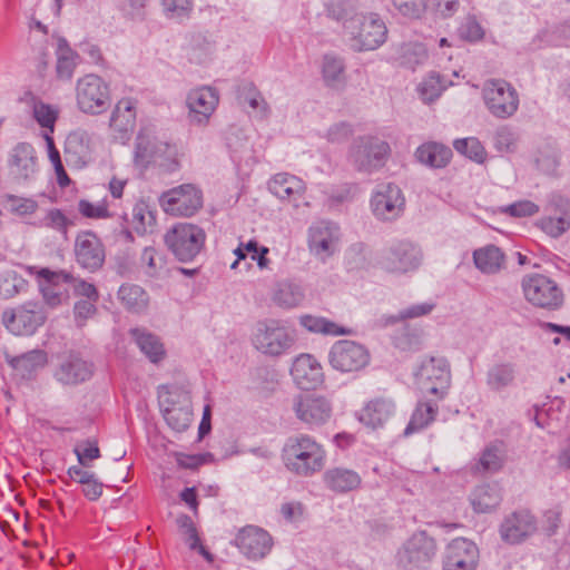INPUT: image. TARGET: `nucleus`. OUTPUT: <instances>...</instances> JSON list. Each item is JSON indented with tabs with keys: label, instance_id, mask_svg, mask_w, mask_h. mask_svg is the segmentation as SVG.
Returning <instances> with one entry per match:
<instances>
[{
	"label": "nucleus",
	"instance_id": "nucleus-1",
	"mask_svg": "<svg viewBox=\"0 0 570 570\" xmlns=\"http://www.w3.org/2000/svg\"><path fill=\"white\" fill-rule=\"evenodd\" d=\"M285 468L298 476H312L325 466L324 446L308 434L289 436L282 450Z\"/></svg>",
	"mask_w": 570,
	"mask_h": 570
},
{
	"label": "nucleus",
	"instance_id": "nucleus-2",
	"mask_svg": "<svg viewBox=\"0 0 570 570\" xmlns=\"http://www.w3.org/2000/svg\"><path fill=\"white\" fill-rule=\"evenodd\" d=\"M352 47L356 51H368L380 48L387 38V27L377 13H360L344 23Z\"/></svg>",
	"mask_w": 570,
	"mask_h": 570
},
{
	"label": "nucleus",
	"instance_id": "nucleus-3",
	"mask_svg": "<svg viewBox=\"0 0 570 570\" xmlns=\"http://www.w3.org/2000/svg\"><path fill=\"white\" fill-rule=\"evenodd\" d=\"M295 332L279 320L258 322L252 335L254 347L267 356H281L294 345Z\"/></svg>",
	"mask_w": 570,
	"mask_h": 570
},
{
	"label": "nucleus",
	"instance_id": "nucleus-4",
	"mask_svg": "<svg viewBox=\"0 0 570 570\" xmlns=\"http://www.w3.org/2000/svg\"><path fill=\"white\" fill-rule=\"evenodd\" d=\"M168 249L180 262H191L204 248L206 233L197 225L179 223L164 236Z\"/></svg>",
	"mask_w": 570,
	"mask_h": 570
},
{
	"label": "nucleus",
	"instance_id": "nucleus-5",
	"mask_svg": "<svg viewBox=\"0 0 570 570\" xmlns=\"http://www.w3.org/2000/svg\"><path fill=\"white\" fill-rule=\"evenodd\" d=\"M482 97L489 112L499 119L512 117L519 108V95L505 80L490 79L484 82Z\"/></svg>",
	"mask_w": 570,
	"mask_h": 570
},
{
	"label": "nucleus",
	"instance_id": "nucleus-6",
	"mask_svg": "<svg viewBox=\"0 0 570 570\" xmlns=\"http://www.w3.org/2000/svg\"><path fill=\"white\" fill-rule=\"evenodd\" d=\"M421 261V249L410 240L400 239L382 250L377 264L385 272L405 274L416 269Z\"/></svg>",
	"mask_w": 570,
	"mask_h": 570
},
{
	"label": "nucleus",
	"instance_id": "nucleus-7",
	"mask_svg": "<svg viewBox=\"0 0 570 570\" xmlns=\"http://www.w3.org/2000/svg\"><path fill=\"white\" fill-rule=\"evenodd\" d=\"M390 155L387 141L375 136H364L354 142L350 157L357 170L371 173L383 167Z\"/></svg>",
	"mask_w": 570,
	"mask_h": 570
},
{
	"label": "nucleus",
	"instance_id": "nucleus-8",
	"mask_svg": "<svg viewBox=\"0 0 570 570\" xmlns=\"http://www.w3.org/2000/svg\"><path fill=\"white\" fill-rule=\"evenodd\" d=\"M370 361L368 350L351 340L335 342L328 353V363L332 368L344 374L357 373L364 370Z\"/></svg>",
	"mask_w": 570,
	"mask_h": 570
},
{
	"label": "nucleus",
	"instance_id": "nucleus-9",
	"mask_svg": "<svg viewBox=\"0 0 570 570\" xmlns=\"http://www.w3.org/2000/svg\"><path fill=\"white\" fill-rule=\"evenodd\" d=\"M76 99L82 112L101 114L110 101L109 87L101 77L94 73L86 75L77 81Z\"/></svg>",
	"mask_w": 570,
	"mask_h": 570
},
{
	"label": "nucleus",
	"instance_id": "nucleus-10",
	"mask_svg": "<svg viewBox=\"0 0 570 570\" xmlns=\"http://www.w3.org/2000/svg\"><path fill=\"white\" fill-rule=\"evenodd\" d=\"M436 544L424 531L415 532L397 553V564L404 570L426 569L435 557Z\"/></svg>",
	"mask_w": 570,
	"mask_h": 570
},
{
	"label": "nucleus",
	"instance_id": "nucleus-11",
	"mask_svg": "<svg viewBox=\"0 0 570 570\" xmlns=\"http://www.w3.org/2000/svg\"><path fill=\"white\" fill-rule=\"evenodd\" d=\"M292 407L296 419L308 429H315L327 423L333 412L331 401L315 393L296 395L293 399Z\"/></svg>",
	"mask_w": 570,
	"mask_h": 570
},
{
	"label": "nucleus",
	"instance_id": "nucleus-12",
	"mask_svg": "<svg viewBox=\"0 0 570 570\" xmlns=\"http://www.w3.org/2000/svg\"><path fill=\"white\" fill-rule=\"evenodd\" d=\"M421 391L425 396L442 400L448 394L451 384V372L444 357H430L422 363L419 373Z\"/></svg>",
	"mask_w": 570,
	"mask_h": 570
},
{
	"label": "nucleus",
	"instance_id": "nucleus-13",
	"mask_svg": "<svg viewBox=\"0 0 570 570\" xmlns=\"http://www.w3.org/2000/svg\"><path fill=\"white\" fill-rule=\"evenodd\" d=\"M159 202L167 214L190 217L203 207V194L196 186L184 184L163 193Z\"/></svg>",
	"mask_w": 570,
	"mask_h": 570
},
{
	"label": "nucleus",
	"instance_id": "nucleus-14",
	"mask_svg": "<svg viewBox=\"0 0 570 570\" xmlns=\"http://www.w3.org/2000/svg\"><path fill=\"white\" fill-rule=\"evenodd\" d=\"M525 298L533 305L554 309L562 304V292L549 277L534 274L522 282Z\"/></svg>",
	"mask_w": 570,
	"mask_h": 570
},
{
	"label": "nucleus",
	"instance_id": "nucleus-15",
	"mask_svg": "<svg viewBox=\"0 0 570 570\" xmlns=\"http://www.w3.org/2000/svg\"><path fill=\"white\" fill-rule=\"evenodd\" d=\"M72 275L63 271L38 269V288L42 294L43 303L55 308L69 298L68 284Z\"/></svg>",
	"mask_w": 570,
	"mask_h": 570
},
{
	"label": "nucleus",
	"instance_id": "nucleus-16",
	"mask_svg": "<svg viewBox=\"0 0 570 570\" xmlns=\"http://www.w3.org/2000/svg\"><path fill=\"white\" fill-rule=\"evenodd\" d=\"M405 198L400 187L389 183L380 185L371 198L373 214L381 220H394L404 210Z\"/></svg>",
	"mask_w": 570,
	"mask_h": 570
},
{
	"label": "nucleus",
	"instance_id": "nucleus-17",
	"mask_svg": "<svg viewBox=\"0 0 570 570\" xmlns=\"http://www.w3.org/2000/svg\"><path fill=\"white\" fill-rule=\"evenodd\" d=\"M479 549L465 538L453 539L444 549L443 570H476Z\"/></svg>",
	"mask_w": 570,
	"mask_h": 570
},
{
	"label": "nucleus",
	"instance_id": "nucleus-18",
	"mask_svg": "<svg viewBox=\"0 0 570 570\" xmlns=\"http://www.w3.org/2000/svg\"><path fill=\"white\" fill-rule=\"evenodd\" d=\"M338 239V227L333 223L322 220L308 229L309 252L323 262L335 253Z\"/></svg>",
	"mask_w": 570,
	"mask_h": 570
},
{
	"label": "nucleus",
	"instance_id": "nucleus-19",
	"mask_svg": "<svg viewBox=\"0 0 570 570\" xmlns=\"http://www.w3.org/2000/svg\"><path fill=\"white\" fill-rule=\"evenodd\" d=\"M77 263L89 272H96L105 262V247L101 240L91 232L78 234L75 242Z\"/></svg>",
	"mask_w": 570,
	"mask_h": 570
},
{
	"label": "nucleus",
	"instance_id": "nucleus-20",
	"mask_svg": "<svg viewBox=\"0 0 570 570\" xmlns=\"http://www.w3.org/2000/svg\"><path fill=\"white\" fill-rule=\"evenodd\" d=\"M272 538L263 529L248 525L235 538V546L250 560L264 558L272 549Z\"/></svg>",
	"mask_w": 570,
	"mask_h": 570
},
{
	"label": "nucleus",
	"instance_id": "nucleus-21",
	"mask_svg": "<svg viewBox=\"0 0 570 570\" xmlns=\"http://www.w3.org/2000/svg\"><path fill=\"white\" fill-rule=\"evenodd\" d=\"M291 375L294 382L303 390L316 389L324 382V372L321 363L312 354L303 353L295 357Z\"/></svg>",
	"mask_w": 570,
	"mask_h": 570
},
{
	"label": "nucleus",
	"instance_id": "nucleus-22",
	"mask_svg": "<svg viewBox=\"0 0 570 570\" xmlns=\"http://www.w3.org/2000/svg\"><path fill=\"white\" fill-rule=\"evenodd\" d=\"M537 530L535 518L528 511H517L508 515L500 527V534L508 543H520Z\"/></svg>",
	"mask_w": 570,
	"mask_h": 570
},
{
	"label": "nucleus",
	"instance_id": "nucleus-23",
	"mask_svg": "<svg viewBox=\"0 0 570 570\" xmlns=\"http://www.w3.org/2000/svg\"><path fill=\"white\" fill-rule=\"evenodd\" d=\"M219 101L218 92L213 87H200L187 96L189 117L196 124H204L215 111Z\"/></svg>",
	"mask_w": 570,
	"mask_h": 570
},
{
	"label": "nucleus",
	"instance_id": "nucleus-24",
	"mask_svg": "<svg viewBox=\"0 0 570 570\" xmlns=\"http://www.w3.org/2000/svg\"><path fill=\"white\" fill-rule=\"evenodd\" d=\"M269 191L283 202L298 207L306 190L305 183L297 176L279 173L274 175L268 181Z\"/></svg>",
	"mask_w": 570,
	"mask_h": 570
},
{
	"label": "nucleus",
	"instance_id": "nucleus-25",
	"mask_svg": "<svg viewBox=\"0 0 570 570\" xmlns=\"http://www.w3.org/2000/svg\"><path fill=\"white\" fill-rule=\"evenodd\" d=\"M56 53V76L60 80H70L79 63V55L68 45L67 40L56 33L46 40Z\"/></svg>",
	"mask_w": 570,
	"mask_h": 570
},
{
	"label": "nucleus",
	"instance_id": "nucleus-26",
	"mask_svg": "<svg viewBox=\"0 0 570 570\" xmlns=\"http://www.w3.org/2000/svg\"><path fill=\"white\" fill-rule=\"evenodd\" d=\"M66 153L79 166H86L95 159L94 137L82 129L70 132L66 139Z\"/></svg>",
	"mask_w": 570,
	"mask_h": 570
},
{
	"label": "nucleus",
	"instance_id": "nucleus-27",
	"mask_svg": "<svg viewBox=\"0 0 570 570\" xmlns=\"http://www.w3.org/2000/svg\"><path fill=\"white\" fill-rule=\"evenodd\" d=\"M36 304L29 303L12 312H4L3 323L14 335H31L36 330Z\"/></svg>",
	"mask_w": 570,
	"mask_h": 570
},
{
	"label": "nucleus",
	"instance_id": "nucleus-28",
	"mask_svg": "<svg viewBox=\"0 0 570 570\" xmlns=\"http://www.w3.org/2000/svg\"><path fill=\"white\" fill-rule=\"evenodd\" d=\"M92 374V365L79 357L77 354H69L55 376L65 384H77L88 380Z\"/></svg>",
	"mask_w": 570,
	"mask_h": 570
},
{
	"label": "nucleus",
	"instance_id": "nucleus-29",
	"mask_svg": "<svg viewBox=\"0 0 570 570\" xmlns=\"http://www.w3.org/2000/svg\"><path fill=\"white\" fill-rule=\"evenodd\" d=\"M323 479L325 485L336 493L356 490L362 483V479L356 471L342 466L328 469Z\"/></svg>",
	"mask_w": 570,
	"mask_h": 570
},
{
	"label": "nucleus",
	"instance_id": "nucleus-30",
	"mask_svg": "<svg viewBox=\"0 0 570 570\" xmlns=\"http://www.w3.org/2000/svg\"><path fill=\"white\" fill-rule=\"evenodd\" d=\"M395 406L391 400L375 399L368 402L360 413V421L364 424L377 428L383 425L394 413Z\"/></svg>",
	"mask_w": 570,
	"mask_h": 570
},
{
	"label": "nucleus",
	"instance_id": "nucleus-31",
	"mask_svg": "<svg viewBox=\"0 0 570 570\" xmlns=\"http://www.w3.org/2000/svg\"><path fill=\"white\" fill-rule=\"evenodd\" d=\"M475 267L483 274H497L505 264L503 252L495 245H487L473 252Z\"/></svg>",
	"mask_w": 570,
	"mask_h": 570
},
{
	"label": "nucleus",
	"instance_id": "nucleus-32",
	"mask_svg": "<svg viewBox=\"0 0 570 570\" xmlns=\"http://www.w3.org/2000/svg\"><path fill=\"white\" fill-rule=\"evenodd\" d=\"M487 385L493 392H502L513 385L517 377V365L511 362L493 364L485 374Z\"/></svg>",
	"mask_w": 570,
	"mask_h": 570
},
{
	"label": "nucleus",
	"instance_id": "nucleus-33",
	"mask_svg": "<svg viewBox=\"0 0 570 570\" xmlns=\"http://www.w3.org/2000/svg\"><path fill=\"white\" fill-rule=\"evenodd\" d=\"M416 159L431 168L445 167L451 157L452 150L439 142H425L421 145L415 151Z\"/></svg>",
	"mask_w": 570,
	"mask_h": 570
},
{
	"label": "nucleus",
	"instance_id": "nucleus-34",
	"mask_svg": "<svg viewBox=\"0 0 570 570\" xmlns=\"http://www.w3.org/2000/svg\"><path fill=\"white\" fill-rule=\"evenodd\" d=\"M136 102L131 98L120 99L110 117V127L120 134H127L135 128Z\"/></svg>",
	"mask_w": 570,
	"mask_h": 570
},
{
	"label": "nucleus",
	"instance_id": "nucleus-35",
	"mask_svg": "<svg viewBox=\"0 0 570 570\" xmlns=\"http://www.w3.org/2000/svg\"><path fill=\"white\" fill-rule=\"evenodd\" d=\"M502 500L501 491L497 484H482L471 493V504L475 512L487 513L499 507Z\"/></svg>",
	"mask_w": 570,
	"mask_h": 570
},
{
	"label": "nucleus",
	"instance_id": "nucleus-36",
	"mask_svg": "<svg viewBox=\"0 0 570 570\" xmlns=\"http://www.w3.org/2000/svg\"><path fill=\"white\" fill-rule=\"evenodd\" d=\"M425 397L426 400L419 402L414 410L411 420L404 430L405 436L423 430L435 420L439 410L436 404L438 400L429 399L428 396Z\"/></svg>",
	"mask_w": 570,
	"mask_h": 570
},
{
	"label": "nucleus",
	"instance_id": "nucleus-37",
	"mask_svg": "<svg viewBox=\"0 0 570 570\" xmlns=\"http://www.w3.org/2000/svg\"><path fill=\"white\" fill-rule=\"evenodd\" d=\"M130 334L134 337L139 350L153 363H158L165 356V348L159 338L144 328H132Z\"/></svg>",
	"mask_w": 570,
	"mask_h": 570
},
{
	"label": "nucleus",
	"instance_id": "nucleus-38",
	"mask_svg": "<svg viewBox=\"0 0 570 570\" xmlns=\"http://www.w3.org/2000/svg\"><path fill=\"white\" fill-rule=\"evenodd\" d=\"M305 298L301 285L292 282L278 283L272 293V301L282 308H293L303 303Z\"/></svg>",
	"mask_w": 570,
	"mask_h": 570
},
{
	"label": "nucleus",
	"instance_id": "nucleus-39",
	"mask_svg": "<svg viewBox=\"0 0 570 570\" xmlns=\"http://www.w3.org/2000/svg\"><path fill=\"white\" fill-rule=\"evenodd\" d=\"M118 299L131 313H141L149 304L147 292L136 284L121 285L118 289Z\"/></svg>",
	"mask_w": 570,
	"mask_h": 570
},
{
	"label": "nucleus",
	"instance_id": "nucleus-40",
	"mask_svg": "<svg viewBox=\"0 0 570 570\" xmlns=\"http://www.w3.org/2000/svg\"><path fill=\"white\" fill-rule=\"evenodd\" d=\"M299 323L304 328L312 333H322L334 336L351 334L350 330L322 316L303 315L299 318Z\"/></svg>",
	"mask_w": 570,
	"mask_h": 570
},
{
	"label": "nucleus",
	"instance_id": "nucleus-41",
	"mask_svg": "<svg viewBox=\"0 0 570 570\" xmlns=\"http://www.w3.org/2000/svg\"><path fill=\"white\" fill-rule=\"evenodd\" d=\"M129 222L137 234L151 232L156 224L155 210L148 203L139 200L132 208Z\"/></svg>",
	"mask_w": 570,
	"mask_h": 570
},
{
	"label": "nucleus",
	"instance_id": "nucleus-42",
	"mask_svg": "<svg viewBox=\"0 0 570 570\" xmlns=\"http://www.w3.org/2000/svg\"><path fill=\"white\" fill-rule=\"evenodd\" d=\"M139 266L150 278H159L166 272L165 256L154 247H146L139 258Z\"/></svg>",
	"mask_w": 570,
	"mask_h": 570
},
{
	"label": "nucleus",
	"instance_id": "nucleus-43",
	"mask_svg": "<svg viewBox=\"0 0 570 570\" xmlns=\"http://www.w3.org/2000/svg\"><path fill=\"white\" fill-rule=\"evenodd\" d=\"M504 456L501 448L497 444H490L482 451L473 470L478 473H494L502 468Z\"/></svg>",
	"mask_w": 570,
	"mask_h": 570
},
{
	"label": "nucleus",
	"instance_id": "nucleus-44",
	"mask_svg": "<svg viewBox=\"0 0 570 570\" xmlns=\"http://www.w3.org/2000/svg\"><path fill=\"white\" fill-rule=\"evenodd\" d=\"M33 154L35 150L31 144H18L11 153L10 165L16 168L19 174L28 176L35 168Z\"/></svg>",
	"mask_w": 570,
	"mask_h": 570
},
{
	"label": "nucleus",
	"instance_id": "nucleus-45",
	"mask_svg": "<svg viewBox=\"0 0 570 570\" xmlns=\"http://www.w3.org/2000/svg\"><path fill=\"white\" fill-rule=\"evenodd\" d=\"M446 86L443 77L436 72H430L417 86V92L423 102L431 104L441 96Z\"/></svg>",
	"mask_w": 570,
	"mask_h": 570
},
{
	"label": "nucleus",
	"instance_id": "nucleus-46",
	"mask_svg": "<svg viewBox=\"0 0 570 570\" xmlns=\"http://www.w3.org/2000/svg\"><path fill=\"white\" fill-rule=\"evenodd\" d=\"M426 59L428 52L423 45L410 42L401 46L399 60L403 67L415 70Z\"/></svg>",
	"mask_w": 570,
	"mask_h": 570
},
{
	"label": "nucleus",
	"instance_id": "nucleus-47",
	"mask_svg": "<svg viewBox=\"0 0 570 570\" xmlns=\"http://www.w3.org/2000/svg\"><path fill=\"white\" fill-rule=\"evenodd\" d=\"M345 66L341 58L326 55L323 58L322 73L327 86L335 87L344 80Z\"/></svg>",
	"mask_w": 570,
	"mask_h": 570
},
{
	"label": "nucleus",
	"instance_id": "nucleus-48",
	"mask_svg": "<svg viewBox=\"0 0 570 570\" xmlns=\"http://www.w3.org/2000/svg\"><path fill=\"white\" fill-rule=\"evenodd\" d=\"M165 17L183 22L190 18L194 10V0H161Z\"/></svg>",
	"mask_w": 570,
	"mask_h": 570
},
{
	"label": "nucleus",
	"instance_id": "nucleus-49",
	"mask_svg": "<svg viewBox=\"0 0 570 570\" xmlns=\"http://www.w3.org/2000/svg\"><path fill=\"white\" fill-rule=\"evenodd\" d=\"M27 282L14 271L0 274V297L8 299L26 291Z\"/></svg>",
	"mask_w": 570,
	"mask_h": 570
},
{
	"label": "nucleus",
	"instance_id": "nucleus-50",
	"mask_svg": "<svg viewBox=\"0 0 570 570\" xmlns=\"http://www.w3.org/2000/svg\"><path fill=\"white\" fill-rule=\"evenodd\" d=\"M164 419L168 426L176 432L187 430L191 422L189 406H170L164 410Z\"/></svg>",
	"mask_w": 570,
	"mask_h": 570
},
{
	"label": "nucleus",
	"instance_id": "nucleus-51",
	"mask_svg": "<svg viewBox=\"0 0 570 570\" xmlns=\"http://www.w3.org/2000/svg\"><path fill=\"white\" fill-rule=\"evenodd\" d=\"M455 150L468 158L476 161L483 163L487 158V151L481 144V141L475 137H468L462 139H456L453 144Z\"/></svg>",
	"mask_w": 570,
	"mask_h": 570
},
{
	"label": "nucleus",
	"instance_id": "nucleus-52",
	"mask_svg": "<svg viewBox=\"0 0 570 570\" xmlns=\"http://www.w3.org/2000/svg\"><path fill=\"white\" fill-rule=\"evenodd\" d=\"M534 163L542 173L553 174L559 165L557 149L549 144L539 147L534 156Z\"/></svg>",
	"mask_w": 570,
	"mask_h": 570
},
{
	"label": "nucleus",
	"instance_id": "nucleus-53",
	"mask_svg": "<svg viewBox=\"0 0 570 570\" xmlns=\"http://www.w3.org/2000/svg\"><path fill=\"white\" fill-rule=\"evenodd\" d=\"M2 204L11 214L24 217L33 214L36 210V202L32 198L20 197L6 194L2 197Z\"/></svg>",
	"mask_w": 570,
	"mask_h": 570
},
{
	"label": "nucleus",
	"instance_id": "nucleus-54",
	"mask_svg": "<svg viewBox=\"0 0 570 570\" xmlns=\"http://www.w3.org/2000/svg\"><path fill=\"white\" fill-rule=\"evenodd\" d=\"M538 226L549 236L559 237L570 228V214L542 217Z\"/></svg>",
	"mask_w": 570,
	"mask_h": 570
},
{
	"label": "nucleus",
	"instance_id": "nucleus-55",
	"mask_svg": "<svg viewBox=\"0 0 570 570\" xmlns=\"http://www.w3.org/2000/svg\"><path fill=\"white\" fill-rule=\"evenodd\" d=\"M41 136L46 141L48 158L56 171L58 184L61 187H65L70 183V179L63 168L60 153L55 146L52 136H49L48 134H41Z\"/></svg>",
	"mask_w": 570,
	"mask_h": 570
},
{
	"label": "nucleus",
	"instance_id": "nucleus-56",
	"mask_svg": "<svg viewBox=\"0 0 570 570\" xmlns=\"http://www.w3.org/2000/svg\"><path fill=\"white\" fill-rule=\"evenodd\" d=\"M154 159L155 146L151 139L145 134H139L136 138L135 163L138 166L145 167Z\"/></svg>",
	"mask_w": 570,
	"mask_h": 570
},
{
	"label": "nucleus",
	"instance_id": "nucleus-57",
	"mask_svg": "<svg viewBox=\"0 0 570 570\" xmlns=\"http://www.w3.org/2000/svg\"><path fill=\"white\" fill-rule=\"evenodd\" d=\"M59 115L60 109L57 106L38 104V125L43 128L42 134L52 136Z\"/></svg>",
	"mask_w": 570,
	"mask_h": 570
},
{
	"label": "nucleus",
	"instance_id": "nucleus-58",
	"mask_svg": "<svg viewBox=\"0 0 570 570\" xmlns=\"http://www.w3.org/2000/svg\"><path fill=\"white\" fill-rule=\"evenodd\" d=\"M72 225L60 209H50L41 220V227L52 228L61 234L62 238H67L68 227Z\"/></svg>",
	"mask_w": 570,
	"mask_h": 570
},
{
	"label": "nucleus",
	"instance_id": "nucleus-59",
	"mask_svg": "<svg viewBox=\"0 0 570 570\" xmlns=\"http://www.w3.org/2000/svg\"><path fill=\"white\" fill-rule=\"evenodd\" d=\"M326 13L330 18L342 21L343 24L346 20H350L351 17L357 14L353 3L348 0H331L326 4Z\"/></svg>",
	"mask_w": 570,
	"mask_h": 570
},
{
	"label": "nucleus",
	"instance_id": "nucleus-60",
	"mask_svg": "<svg viewBox=\"0 0 570 570\" xmlns=\"http://www.w3.org/2000/svg\"><path fill=\"white\" fill-rule=\"evenodd\" d=\"M518 136L511 129L503 127L495 132L494 147L500 153H514L518 147Z\"/></svg>",
	"mask_w": 570,
	"mask_h": 570
},
{
	"label": "nucleus",
	"instance_id": "nucleus-61",
	"mask_svg": "<svg viewBox=\"0 0 570 570\" xmlns=\"http://www.w3.org/2000/svg\"><path fill=\"white\" fill-rule=\"evenodd\" d=\"M458 31L460 37L468 41H479L484 36V30L474 16H468Z\"/></svg>",
	"mask_w": 570,
	"mask_h": 570
},
{
	"label": "nucleus",
	"instance_id": "nucleus-62",
	"mask_svg": "<svg viewBox=\"0 0 570 570\" xmlns=\"http://www.w3.org/2000/svg\"><path fill=\"white\" fill-rule=\"evenodd\" d=\"M75 452L78 456V461L82 465H87L89 462L100 456L97 442L91 440L79 442L75 448Z\"/></svg>",
	"mask_w": 570,
	"mask_h": 570
},
{
	"label": "nucleus",
	"instance_id": "nucleus-63",
	"mask_svg": "<svg viewBox=\"0 0 570 570\" xmlns=\"http://www.w3.org/2000/svg\"><path fill=\"white\" fill-rule=\"evenodd\" d=\"M78 209L82 216L88 218L101 219L111 216L105 202L92 204L82 199L78 204Z\"/></svg>",
	"mask_w": 570,
	"mask_h": 570
},
{
	"label": "nucleus",
	"instance_id": "nucleus-64",
	"mask_svg": "<svg viewBox=\"0 0 570 570\" xmlns=\"http://www.w3.org/2000/svg\"><path fill=\"white\" fill-rule=\"evenodd\" d=\"M539 212V206L530 200H520L502 208V213L513 217H529Z\"/></svg>",
	"mask_w": 570,
	"mask_h": 570
}]
</instances>
